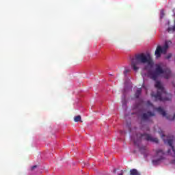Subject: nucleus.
<instances>
[{
  "mask_svg": "<svg viewBox=\"0 0 175 175\" xmlns=\"http://www.w3.org/2000/svg\"><path fill=\"white\" fill-rule=\"evenodd\" d=\"M154 87L157 88V93L155 94L154 92H152L151 96L154 98V100H159L160 102H164V100H170L172 99V94H168L165 91V88L162 86V83L159 81H156Z\"/></svg>",
  "mask_w": 175,
  "mask_h": 175,
  "instance_id": "obj_2",
  "label": "nucleus"
},
{
  "mask_svg": "<svg viewBox=\"0 0 175 175\" xmlns=\"http://www.w3.org/2000/svg\"><path fill=\"white\" fill-rule=\"evenodd\" d=\"M170 151H171L170 149H169V150H167V154H170Z\"/></svg>",
  "mask_w": 175,
  "mask_h": 175,
  "instance_id": "obj_21",
  "label": "nucleus"
},
{
  "mask_svg": "<svg viewBox=\"0 0 175 175\" xmlns=\"http://www.w3.org/2000/svg\"><path fill=\"white\" fill-rule=\"evenodd\" d=\"M148 105H152V104L150 103V101H148Z\"/></svg>",
  "mask_w": 175,
  "mask_h": 175,
  "instance_id": "obj_22",
  "label": "nucleus"
},
{
  "mask_svg": "<svg viewBox=\"0 0 175 175\" xmlns=\"http://www.w3.org/2000/svg\"><path fill=\"white\" fill-rule=\"evenodd\" d=\"M149 75L152 80H157V79H158V76L161 75H163L164 79L167 80L172 77V71L170 70V68H166L163 69L161 66L157 65L154 72H151Z\"/></svg>",
  "mask_w": 175,
  "mask_h": 175,
  "instance_id": "obj_3",
  "label": "nucleus"
},
{
  "mask_svg": "<svg viewBox=\"0 0 175 175\" xmlns=\"http://www.w3.org/2000/svg\"><path fill=\"white\" fill-rule=\"evenodd\" d=\"M161 49L163 50V54H166V51L169 49V42H165L164 46Z\"/></svg>",
  "mask_w": 175,
  "mask_h": 175,
  "instance_id": "obj_12",
  "label": "nucleus"
},
{
  "mask_svg": "<svg viewBox=\"0 0 175 175\" xmlns=\"http://www.w3.org/2000/svg\"><path fill=\"white\" fill-rule=\"evenodd\" d=\"M167 144L170 146V147H171V148L174 152L172 154V157H173V158H174V159L172 160L170 163H172V165H175V149H174V146H173V139H167Z\"/></svg>",
  "mask_w": 175,
  "mask_h": 175,
  "instance_id": "obj_6",
  "label": "nucleus"
},
{
  "mask_svg": "<svg viewBox=\"0 0 175 175\" xmlns=\"http://www.w3.org/2000/svg\"><path fill=\"white\" fill-rule=\"evenodd\" d=\"M118 175H124V172L121 171V173L118 174Z\"/></svg>",
  "mask_w": 175,
  "mask_h": 175,
  "instance_id": "obj_20",
  "label": "nucleus"
},
{
  "mask_svg": "<svg viewBox=\"0 0 175 175\" xmlns=\"http://www.w3.org/2000/svg\"><path fill=\"white\" fill-rule=\"evenodd\" d=\"M163 53V49H162L161 46H157L156 51H155V55L157 58H159L161 57V54Z\"/></svg>",
  "mask_w": 175,
  "mask_h": 175,
  "instance_id": "obj_9",
  "label": "nucleus"
},
{
  "mask_svg": "<svg viewBox=\"0 0 175 175\" xmlns=\"http://www.w3.org/2000/svg\"><path fill=\"white\" fill-rule=\"evenodd\" d=\"M147 64L149 68L154 66V60L150 53H139L135 55V57L131 59V68L135 72L139 70V65H144Z\"/></svg>",
  "mask_w": 175,
  "mask_h": 175,
  "instance_id": "obj_1",
  "label": "nucleus"
},
{
  "mask_svg": "<svg viewBox=\"0 0 175 175\" xmlns=\"http://www.w3.org/2000/svg\"><path fill=\"white\" fill-rule=\"evenodd\" d=\"M145 69H147V66L145 67Z\"/></svg>",
  "mask_w": 175,
  "mask_h": 175,
  "instance_id": "obj_24",
  "label": "nucleus"
},
{
  "mask_svg": "<svg viewBox=\"0 0 175 175\" xmlns=\"http://www.w3.org/2000/svg\"><path fill=\"white\" fill-rule=\"evenodd\" d=\"M141 94H142V89H139L136 91L135 94V97L137 98H139V96H140Z\"/></svg>",
  "mask_w": 175,
  "mask_h": 175,
  "instance_id": "obj_15",
  "label": "nucleus"
},
{
  "mask_svg": "<svg viewBox=\"0 0 175 175\" xmlns=\"http://www.w3.org/2000/svg\"><path fill=\"white\" fill-rule=\"evenodd\" d=\"M163 155H165V152L161 149L156 150L155 158H161V159H164Z\"/></svg>",
  "mask_w": 175,
  "mask_h": 175,
  "instance_id": "obj_8",
  "label": "nucleus"
},
{
  "mask_svg": "<svg viewBox=\"0 0 175 175\" xmlns=\"http://www.w3.org/2000/svg\"><path fill=\"white\" fill-rule=\"evenodd\" d=\"M155 116V113L148 111L147 113H143L142 116V120L144 121H147V120H149L150 117H154Z\"/></svg>",
  "mask_w": 175,
  "mask_h": 175,
  "instance_id": "obj_7",
  "label": "nucleus"
},
{
  "mask_svg": "<svg viewBox=\"0 0 175 175\" xmlns=\"http://www.w3.org/2000/svg\"><path fill=\"white\" fill-rule=\"evenodd\" d=\"M139 151L143 154V155H144V157H147L148 155V148H147V146H142L139 148Z\"/></svg>",
  "mask_w": 175,
  "mask_h": 175,
  "instance_id": "obj_10",
  "label": "nucleus"
},
{
  "mask_svg": "<svg viewBox=\"0 0 175 175\" xmlns=\"http://www.w3.org/2000/svg\"><path fill=\"white\" fill-rule=\"evenodd\" d=\"M164 143H166V141H164Z\"/></svg>",
  "mask_w": 175,
  "mask_h": 175,
  "instance_id": "obj_25",
  "label": "nucleus"
},
{
  "mask_svg": "<svg viewBox=\"0 0 175 175\" xmlns=\"http://www.w3.org/2000/svg\"><path fill=\"white\" fill-rule=\"evenodd\" d=\"M36 167H38V165H33L31 167V170H35V169H36Z\"/></svg>",
  "mask_w": 175,
  "mask_h": 175,
  "instance_id": "obj_19",
  "label": "nucleus"
},
{
  "mask_svg": "<svg viewBox=\"0 0 175 175\" xmlns=\"http://www.w3.org/2000/svg\"><path fill=\"white\" fill-rule=\"evenodd\" d=\"M130 175H140V172L136 169H132L130 170Z\"/></svg>",
  "mask_w": 175,
  "mask_h": 175,
  "instance_id": "obj_13",
  "label": "nucleus"
},
{
  "mask_svg": "<svg viewBox=\"0 0 175 175\" xmlns=\"http://www.w3.org/2000/svg\"><path fill=\"white\" fill-rule=\"evenodd\" d=\"M128 73H131V70L130 69H126L124 70L123 75L126 77L128 76Z\"/></svg>",
  "mask_w": 175,
  "mask_h": 175,
  "instance_id": "obj_17",
  "label": "nucleus"
},
{
  "mask_svg": "<svg viewBox=\"0 0 175 175\" xmlns=\"http://www.w3.org/2000/svg\"><path fill=\"white\" fill-rule=\"evenodd\" d=\"M74 121L75 122H79V121H80L81 122H83V121H81V116H75V118H74Z\"/></svg>",
  "mask_w": 175,
  "mask_h": 175,
  "instance_id": "obj_16",
  "label": "nucleus"
},
{
  "mask_svg": "<svg viewBox=\"0 0 175 175\" xmlns=\"http://www.w3.org/2000/svg\"><path fill=\"white\" fill-rule=\"evenodd\" d=\"M116 170H113V173H116Z\"/></svg>",
  "mask_w": 175,
  "mask_h": 175,
  "instance_id": "obj_23",
  "label": "nucleus"
},
{
  "mask_svg": "<svg viewBox=\"0 0 175 175\" xmlns=\"http://www.w3.org/2000/svg\"><path fill=\"white\" fill-rule=\"evenodd\" d=\"M154 109L157 110V111H158L159 114L163 116V117H166L167 120H170L171 121H174V120H175V113L174 114L173 116L170 115L166 116V111H165V110H163V109H162V107H161L155 108Z\"/></svg>",
  "mask_w": 175,
  "mask_h": 175,
  "instance_id": "obj_5",
  "label": "nucleus"
},
{
  "mask_svg": "<svg viewBox=\"0 0 175 175\" xmlns=\"http://www.w3.org/2000/svg\"><path fill=\"white\" fill-rule=\"evenodd\" d=\"M162 156H161V158H156V159H153L152 161L153 165H159L161 163V161H163Z\"/></svg>",
  "mask_w": 175,
  "mask_h": 175,
  "instance_id": "obj_11",
  "label": "nucleus"
},
{
  "mask_svg": "<svg viewBox=\"0 0 175 175\" xmlns=\"http://www.w3.org/2000/svg\"><path fill=\"white\" fill-rule=\"evenodd\" d=\"M166 59H170L172 58V53H169L166 57Z\"/></svg>",
  "mask_w": 175,
  "mask_h": 175,
  "instance_id": "obj_18",
  "label": "nucleus"
},
{
  "mask_svg": "<svg viewBox=\"0 0 175 175\" xmlns=\"http://www.w3.org/2000/svg\"><path fill=\"white\" fill-rule=\"evenodd\" d=\"M122 106H126V98L125 94H123L122 96Z\"/></svg>",
  "mask_w": 175,
  "mask_h": 175,
  "instance_id": "obj_14",
  "label": "nucleus"
},
{
  "mask_svg": "<svg viewBox=\"0 0 175 175\" xmlns=\"http://www.w3.org/2000/svg\"><path fill=\"white\" fill-rule=\"evenodd\" d=\"M136 138H132L134 144H137L141 140H146L147 142H152V143H159L158 138L152 137L151 135L147 133H137L135 135Z\"/></svg>",
  "mask_w": 175,
  "mask_h": 175,
  "instance_id": "obj_4",
  "label": "nucleus"
}]
</instances>
